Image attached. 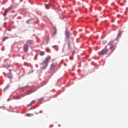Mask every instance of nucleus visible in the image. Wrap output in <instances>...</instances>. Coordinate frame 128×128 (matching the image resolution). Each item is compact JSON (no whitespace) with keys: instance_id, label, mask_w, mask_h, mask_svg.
<instances>
[{"instance_id":"nucleus-1","label":"nucleus","mask_w":128,"mask_h":128,"mask_svg":"<svg viewBox=\"0 0 128 128\" xmlns=\"http://www.w3.org/2000/svg\"><path fill=\"white\" fill-rule=\"evenodd\" d=\"M50 58H51V56H48L46 58L44 62V64H48Z\"/></svg>"},{"instance_id":"nucleus-2","label":"nucleus","mask_w":128,"mask_h":128,"mask_svg":"<svg viewBox=\"0 0 128 128\" xmlns=\"http://www.w3.org/2000/svg\"><path fill=\"white\" fill-rule=\"evenodd\" d=\"M108 52V50L106 48H103V50H102V54H107Z\"/></svg>"},{"instance_id":"nucleus-3","label":"nucleus","mask_w":128,"mask_h":128,"mask_svg":"<svg viewBox=\"0 0 128 128\" xmlns=\"http://www.w3.org/2000/svg\"><path fill=\"white\" fill-rule=\"evenodd\" d=\"M70 32L68 31H66L65 32V35L66 36V37L68 38V40H70Z\"/></svg>"},{"instance_id":"nucleus-4","label":"nucleus","mask_w":128,"mask_h":128,"mask_svg":"<svg viewBox=\"0 0 128 128\" xmlns=\"http://www.w3.org/2000/svg\"><path fill=\"white\" fill-rule=\"evenodd\" d=\"M28 42H27L26 46H24V52H28Z\"/></svg>"},{"instance_id":"nucleus-5","label":"nucleus","mask_w":128,"mask_h":128,"mask_svg":"<svg viewBox=\"0 0 128 128\" xmlns=\"http://www.w3.org/2000/svg\"><path fill=\"white\" fill-rule=\"evenodd\" d=\"M68 50H72V44L70 42H68Z\"/></svg>"},{"instance_id":"nucleus-6","label":"nucleus","mask_w":128,"mask_h":128,"mask_svg":"<svg viewBox=\"0 0 128 128\" xmlns=\"http://www.w3.org/2000/svg\"><path fill=\"white\" fill-rule=\"evenodd\" d=\"M7 76L9 78H12V76L11 72H8V74H7Z\"/></svg>"},{"instance_id":"nucleus-7","label":"nucleus","mask_w":128,"mask_h":128,"mask_svg":"<svg viewBox=\"0 0 128 128\" xmlns=\"http://www.w3.org/2000/svg\"><path fill=\"white\" fill-rule=\"evenodd\" d=\"M8 10H5V12L4 14V16H6L8 12Z\"/></svg>"},{"instance_id":"nucleus-8","label":"nucleus","mask_w":128,"mask_h":128,"mask_svg":"<svg viewBox=\"0 0 128 128\" xmlns=\"http://www.w3.org/2000/svg\"><path fill=\"white\" fill-rule=\"evenodd\" d=\"M40 56H44L45 52H40Z\"/></svg>"},{"instance_id":"nucleus-9","label":"nucleus","mask_w":128,"mask_h":128,"mask_svg":"<svg viewBox=\"0 0 128 128\" xmlns=\"http://www.w3.org/2000/svg\"><path fill=\"white\" fill-rule=\"evenodd\" d=\"M32 44V40H27V44L28 46V44Z\"/></svg>"},{"instance_id":"nucleus-10","label":"nucleus","mask_w":128,"mask_h":128,"mask_svg":"<svg viewBox=\"0 0 128 128\" xmlns=\"http://www.w3.org/2000/svg\"><path fill=\"white\" fill-rule=\"evenodd\" d=\"M32 90H28V92H27L26 94H32Z\"/></svg>"},{"instance_id":"nucleus-11","label":"nucleus","mask_w":128,"mask_h":128,"mask_svg":"<svg viewBox=\"0 0 128 128\" xmlns=\"http://www.w3.org/2000/svg\"><path fill=\"white\" fill-rule=\"evenodd\" d=\"M55 66H56L55 64H51L50 68H54Z\"/></svg>"},{"instance_id":"nucleus-12","label":"nucleus","mask_w":128,"mask_h":128,"mask_svg":"<svg viewBox=\"0 0 128 128\" xmlns=\"http://www.w3.org/2000/svg\"><path fill=\"white\" fill-rule=\"evenodd\" d=\"M8 37L4 38L2 40V42H4L6 40H8Z\"/></svg>"},{"instance_id":"nucleus-13","label":"nucleus","mask_w":128,"mask_h":128,"mask_svg":"<svg viewBox=\"0 0 128 128\" xmlns=\"http://www.w3.org/2000/svg\"><path fill=\"white\" fill-rule=\"evenodd\" d=\"M36 100H32V102H30V104H34Z\"/></svg>"},{"instance_id":"nucleus-14","label":"nucleus","mask_w":128,"mask_h":128,"mask_svg":"<svg viewBox=\"0 0 128 128\" xmlns=\"http://www.w3.org/2000/svg\"><path fill=\"white\" fill-rule=\"evenodd\" d=\"M112 48H114V46H110V49L112 50Z\"/></svg>"},{"instance_id":"nucleus-15","label":"nucleus","mask_w":128,"mask_h":128,"mask_svg":"<svg viewBox=\"0 0 128 128\" xmlns=\"http://www.w3.org/2000/svg\"><path fill=\"white\" fill-rule=\"evenodd\" d=\"M52 48H56V46H52Z\"/></svg>"},{"instance_id":"nucleus-16","label":"nucleus","mask_w":128,"mask_h":128,"mask_svg":"<svg viewBox=\"0 0 128 128\" xmlns=\"http://www.w3.org/2000/svg\"><path fill=\"white\" fill-rule=\"evenodd\" d=\"M26 115L27 116H30V114H26Z\"/></svg>"},{"instance_id":"nucleus-17","label":"nucleus","mask_w":128,"mask_h":128,"mask_svg":"<svg viewBox=\"0 0 128 128\" xmlns=\"http://www.w3.org/2000/svg\"><path fill=\"white\" fill-rule=\"evenodd\" d=\"M16 98L17 100H19L20 98V96H16Z\"/></svg>"},{"instance_id":"nucleus-18","label":"nucleus","mask_w":128,"mask_h":128,"mask_svg":"<svg viewBox=\"0 0 128 128\" xmlns=\"http://www.w3.org/2000/svg\"><path fill=\"white\" fill-rule=\"evenodd\" d=\"M51 6V4H47L46 5V8H47L48 6Z\"/></svg>"},{"instance_id":"nucleus-19","label":"nucleus","mask_w":128,"mask_h":128,"mask_svg":"<svg viewBox=\"0 0 128 128\" xmlns=\"http://www.w3.org/2000/svg\"><path fill=\"white\" fill-rule=\"evenodd\" d=\"M54 34H56V28H54Z\"/></svg>"},{"instance_id":"nucleus-20","label":"nucleus","mask_w":128,"mask_h":128,"mask_svg":"<svg viewBox=\"0 0 128 128\" xmlns=\"http://www.w3.org/2000/svg\"><path fill=\"white\" fill-rule=\"evenodd\" d=\"M46 65L44 68H46Z\"/></svg>"},{"instance_id":"nucleus-21","label":"nucleus","mask_w":128,"mask_h":128,"mask_svg":"<svg viewBox=\"0 0 128 128\" xmlns=\"http://www.w3.org/2000/svg\"><path fill=\"white\" fill-rule=\"evenodd\" d=\"M46 50H48V48H46Z\"/></svg>"}]
</instances>
